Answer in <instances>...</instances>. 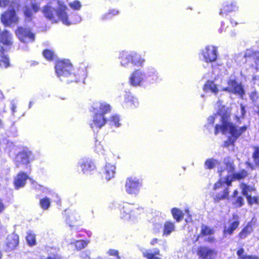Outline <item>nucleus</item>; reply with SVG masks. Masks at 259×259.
Returning a JSON list of instances; mask_svg holds the SVG:
<instances>
[{"mask_svg": "<svg viewBox=\"0 0 259 259\" xmlns=\"http://www.w3.org/2000/svg\"><path fill=\"white\" fill-rule=\"evenodd\" d=\"M230 110L225 106H222L218 112L213 115L210 116L207 118L206 126L212 124L215 121L219 120L220 123H217L215 127L214 134L217 135L221 132L223 134H230L229 137L224 142V146L229 147L233 146L234 143L237 139L244 133H245L248 126L243 125L239 126L230 122Z\"/></svg>", "mask_w": 259, "mask_h": 259, "instance_id": "f257e3e1", "label": "nucleus"}, {"mask_svg": "<svg viewBox=\"0 0 259 259\" xmlns=\"http://www.w3.org/2000/svg\"><path fill=\"white\" fill-rule=\"evenodd\" d=\"M67 8L61 2L53 0L52 2L46 6L43 12L45 16L53 22H57L60 19L64 24L70 25L71 24L80 22L81 19L80 16L76 15L75 21L71 22L68 20V16L66 13Z\"/></svg>", "mask_w": 259, "mask_h": 259, "instance_id": "f03ea898", "label": "nucleus"}, {"mask_svg": "<svg viewBox=\"0 0 259 259\" xmlns=\"http://www.w3.org/2000/svg\"><path fill=\"white\" fill-rule=\"evenodd\" d=\"M55 70L58 77L61 79L68 78L67 80L68 82L84 79L87 75L85 68L79 70L76 74L72 73V66L68 60L58 61L55 66Z\"/></svg>", "mask_w": 259, "mask_h": 259, "instance_id": "7ed1b4c3", "label": "nucleus"}, {"mask_svg": "<svg viewBox=\"0 0 259 259\" xmlns=\"http://www.w3.org/2000/svg\"><path fill=\"white\" fill-rule=\"evenodd\" d=\"M120 60V65L126 68L131 66L142 67L145 62V59L136 52H122Z\"/></svg>", "mask_w": 259, "mask_h": 259, "instance_id": "20e7f679", "label": "nucleus"}, {"mask_svg": "<svg viewBox=\"0 0 259 259\" xmlns=\"http://www.w3.org/2000/svg\"><path fill=\"white\" fill-rule=\"evenodd\" d=\"M224 163L226 164V168L223 169L220 168L219 169V172L220 175V180L216 183L214 185L213 189L216 190L221 186L226 185L229 186L231 185V180H230V177L232 174L234 170H235V166L234 164L230 162L229 159L225 158L224 159Z\"/></svg>", "mask_w": 259, "mask_h": 259, "instance_id": "39448f33", "label": "nucleus"}, {"mask_svg": "<svg viewBox=\"0 0 259 259\" xmlns=\"http://www.w3.org/2000/svg\"><path fill=\"white\" fill-rule=\"evenodd\" d=\"M143 212L142 208L135 207L130 203H125L120 210V217L125 221L135 223L140 219Z\"/></svg>", "mask_w": 259, "mask_h": 259, "instance_id": "423d86ee", "label": "nucleus"}, {"mask_svg": "<svg viewBox=\"0 0 259 259\" xmlns=\"http://www.w3.org/2000/svg\"><path fill=\"white\" fill-rule=\"evenodd\" d=\"M19 5L13 2L9 9L1 16V21L6 26L17 24L19 18L16 14V10L18 11Z\"/></svg>", "mask_w": 259, "mask_h": 259, "instance_id": "0eeeda50", "label": "nucleus"}, {"mask_svg": "<svg viewBox=\"0 0 259 259\" xmlns=\"http://www.w3.org/2000/svg\"><path fill=\"white\" fill-rule=\"evenodd\" d=\"M141 187V183L136 177H129L125 182V191L130 195H137Z\"/></svg>", "mask_w": 259, "mask_h": 259, "instance_id": "6e6552de", "label": "nucleus"}, {"mask_svg": "<svg viewBox=\"0 0 259 259\" xmlns=\"http://www.w3.org/2000/svg\"><path fill=\"white\" fill-rule=\"evenodd\" d=\"M201 56L203 57V60L206 62H214L217 58V49L214 46H207L202 50Z\"/></svg>", "mask_w": 259, "mask_h": 259, "instance_id": "1a4fd4ad", "label": "nucleus"}, {"mask_svg": "<svg viewBox=\"0 0 259 259\" xmlns=\"http://www.w3.org/2000/svg\"><path fill=\"white\" fill-rule=\"evenodd\" d=\"M146 81V73L141 70L134 71L130 77V83L133 86H139Z\"/></svg>", "mask_w": 259, "mask_h": 259, "instance_id": "9d476101", "label": "nucleus"}, {"mask_svg": "<svg viewBox=\"0 0 259 259\" xmlns=\"http://www.w3.org/2000/svg\"><path fill=\"white\" fill-rule=\"evenodd\" d=\"M228 87L223 89V91H228L237 94L241 97L244 94V91L241 83L235 79H230L228 83Z\"/></svg>", "mask_w": 259, "mask_h": 259, "instance_id": "9b49d317", "label": "nucleus"}, {"mask_svg": "<svg viewBox=\"0 0 259 259\" xmlns=\"http://www.w3.org/2000/svg\"><path fill=\"white\" fill-rule=\"evenodd\" d=\"M16 34L22 42H32L34 40V35L29 29L19 27L16 31Z\"/></svg>", "mask_w": 259, "mask_h": 259, "instance_id": "f8f14e48", "label": "nucleus"}, {"mask_svg": "<svg viewBox=\"0 0 259 259\" xmlns=\"http://www.w3.org/2000/svg\"><path fill=\"white\" fill-rule=\"evenodd\" d=\"M239 225L238 216L236 214H234L232 219L229 220L225 225L223 231L224 236L226 237L227 235L232 234L233 232L238 228Z\"/></svg>", "mask_w": 259, "mask_h": 259, "instance_id": "ddd939ff", "label": "nucleus"}, {"mask_svg": "<svg viewBox=\"0 0 259 259\" xmlns=\"http://www.w3.org/2000/svg\"><path fill=\"white\" fill-rule=\"evenodd\" d=\"M94 115L90 124L93 130L98 129L103 126L106 123L107 120L103 114L94 112Z\"/></svg>", "mask_w": 259, "mask_h": 259, "instance_id": "4468645a", "label": "nucleus"}, {"mask_svg": "<svg viewBox=\"0 0 259 259\" xmlns=\"http://www.w3.org/2000/svg\"><path fill=\"white\" fill-rule=\"evenodd\" d=\"M33 159L32 152L28 150H23L19 153L16 157V162L17 167H19L21 163L27 164L30 161Z\"/></svg>", "mask_w": 259, "mask_h": 259, "instance_id": "2eb2a0df", "label": "nucleus"}, {"mask_svg": "<svg viewBox=\"0 0 259 259\" xmlns=\"http://www.w3.org/2000/svg\"><path fill=\"white\" fill-rule=\"evenodd\" d=\"M197 254L203 259H213L217 255V252L213 249L200 246L198 248Z\"/></svg>", "mask_w": 259, "mask_h": 259, "instance_id": "dca6fc26", "label": "nucleus"}, {"mask_svg": "<svg viewBox=\"0 0 259 259\" xmlns=\"http://www.w3.org/2000/svg\"><path fill=\"white\" fill-rule=\"evenodd\" d=\"M245 57L246 58V62L249 65L256 70L259 69V57L256 54L253 53L251 50H247Z\"/></svg>", "mask_w": 259, "mask_h": 259, "instance_id": "f3484780", "label": "nucleus"}, {"mask_svg": "<svg viewBox=\"0 0 259 259\" xmlns=\"http://www.w3.org/2000/svg\"><path fill=\"white\" fill-rule=\"evenodd\" d=\"M18 243V236L15 234H10L6 239L5 248L6 251H12L17 246Z\"/></svg>", "mask_w": 259, "mask_h": 259, "instance_id": "a211bd4d", "label": "nucleus"}, {"mask_svg": "<svg viewBox=\"0 0 259 259\" xmlns=\"http://www.w3.org/2000/svg\"><path fill=\"white\" fill-rule=\"evenodd\" d=\"M78 165L81 169L83 173H88L91 170L95 168L94 163L89 159L83 158L80 159L78 162Z\"/></svg>", "mask_w": 259, "mask_h": 259, "instance_id": "6ab92c4d", "label": "nucleus"}, {"mask_svg": "<svg viewBox=\"0 0 259 259\" xmlns=\"http://www.w3.org/2000/svg\"><path fill=\"white\" fill-rule=\"evenodd\" d=\"M93 109L94 112L100 113L105 115L106 113L110 112L111 107L106 102H98L94 104Z\"/></svg>", "mask_w": 259, "mask_h": 259, "instance_id": "aec40b11", "label": "nucleus"}, {"mask_svg": "<svg viewBox=\"0 0 259 259\" xmlns=\"http://www.w3.org/2000/svg\"><path fill=\"white\" fill-rule=\"evenodd\" d=\"M237 9L236 3L234 1H227L224 3L223 8L221 9L220 14L223 15L228 12L234 11Z\"/></svg>", "mask_w": 259, "mask_h": 259, "instance_id": "412c9836", "label": "nucleus"}, {"mask_svg": "<svg viewBox=\"0 0 259 259\" xmlns=\"http://www.w3.org/2000/svg\"><path fill=\"white\" fill-rule=\"evenodd\" d=\"M28 179V176L24 172L19 173L14 179L15 187L17 189L24 186L26 181Z\"/></svg>", "mask_w": 259, "mask_h": 259, "instance_id": "4be33fe9", "label": "nucleus"}, {"mask_svg": "<svg viewBox=\"0 0 259 259\" xmlns=\"http://www.w3.org/2000/svg\"><path fill=\"white\" fill-rule=\"evenodd\" d=\"M159 76L154 68H149L146 73V81L149 83L156 82L158 80Z\"/></svg>", "mask_w": 259, "mask_h": 259, "instance_id": "5701e85b", "label": "nucleus"}, {"mask_svg": "<svg viewBox=\"0 0 259 259\" xmlns=\"http://www.w3.org/2000/svg\"><path fill=\"white\" fill-rule=\"evenodd\" d=\"M115 166L111 163H107L104 169V177L105 179L109 181L114 178L115 174Z\"/></svg>", "mask_w": 259, "mask_h": 259, "instance_id": "b1692460", "label": "nucleus"}, {"mask_svg": "<svg viewBox=\"0 0 259 259\" xmlns=\"http://www.w3.org/2000/svg\"><path fill=\"white\" fill-rule=\"evenodd\" d=\"M0 42L5 45L10 46L12 44V36L7 30L0 34Z\"/></svg>", "mask_w": 259, "mask_h": 259, "instance_id": "393cba45", "label": "nucleus"}, {"mask_svg": "<svg viewBox=\"0 0 259 259\" xmlns=\"http://www.w3.org/2000/svg\"><path fill=\"white\" fill-rule=\"evenodd\" d=\"M125 102L126 106L131 108H136L139 106L138 99L130 94L126 95Z\"/></svg>", "mask_w": 259, "mask_h": 259, "instance_id": "a878e982", "label": "nucleus"}, {"mask_svg": "<svg viewBox=\"0 0 259 259\" xmlns=\"http://www.w3.org/2000/svg\"><path fill=\"white\" fill-rule=\"evenodd\" d=\"M175 230V225L174 223L170 221H167L163 225V236H168Z\"/></svg>", "mask_w": 259, "mask_h": 259, "instance_id": "bb28decb", "label": "nucleus"}, {"mask_svg": "<svg viewBox=\"0 0 259 259\" xmlns=\"http://www.w3.org/2000/svg\"><path fill=\"white\" fill-rule=\"evenodd\" d=\"M143 254L148 259H161L156 256V255L160 254V251L158 248L154 249L153 251L150 250H146L143 252Z\"/></svg>", "mask_w": 259, "mask_h": 259, "instance_id": "cd10ccee", "label": "nucleus"}, {"mask_svg": "<svg viewBox=\"0 0 259 259\" xmlns=\"http://www.w3.org/2000/svg\"><path fill=\"white\" fill-rule=\"evenodd\" d=\"M203 90L206 92L210 91L215 94H217L219 91L216 84H214L213 81L211 80H207L206 83L204 85Z\"/></svg>", "mask_w": 259, "mask_h": 259, "instance_id": "c85d7f7f", "label": "nucleus"}, {"mask_svg": "<svg viewBox=\"0 0 259 259\" xmlns=\"http://www.w3.org/2000/svg\"><path fill=\"white\" fill-rule=\"evenodd\" d=\"M3 49L0 50V66L6 68L10 66L9 58L5 55Z\"/></svg>", "mask_w": 259, "mask_h": 259, "instance_id": "c756f323", "label": "nucleus"}, {"mask_svg": "<svg viewBox=\"0 0 259 259\" xmlns=\"http://www.w3.org/2000/svg\"><path fill=\"white\" fill-rule=\"evenodd\" d=\"M67 242L70 244H74L77 250H81L85 247L88 245V242L82 240H75V239H71L70 240H68Z\"/></svg>", "mask_w": 259, "mask_h": 259, "instance_id": "7c9ffc66", "label": "nucleus"}, {"mask_svg": "<svg viewBox=\"0 0 259 259\" xmlns=\"http://www.w3.org/2000/svg\"><path fill=\"white\" fill-rule=\"evenodd\" d=\"M233 171H234V170ZM247 175V171L245 170H242L235 173H234V171H233L232 174L231 175V177H230V180H231V182L233 180H241L246 177Z\"/></svg>", "mask_w": 259, "mask_h": 259, "instance_id": "2f4dec72", "label": "nucleus"}, {"mask_svg": "<svg viewBox=\"0 0 259 259\" xmlns=\"http://www.w3.org/2000/svg\"><path fill=\"white\" fill-rule=\"evenodd\" d=\"M240 187L242 194L246 197H248L249 195H251V193L255 190L253 187L247 186L245 184H241Z\"/></svg>", "mask_w": 259, "mask_h": 259, "instance_id": "473e14b6", "label": "nucleus"}, {"mask_svg": "<svg viewBox=\"0 0 259 259\" xmlns=\"http://www.w3.org/2000/svg\"><path fill=\"white\" fill-rule=\"evenodd\" d=\"M80 218L79 214L76 211H73L69 213L67 219L68 223H73L78 221Z\"/></svg>", "mask_w": 259, "mask_h": 259, "instance_id": "72a5a7b5", "label": "nucleus"}, {"mask_svg": "<svg viewBox=\"0 0 259 259\" xmlns=\"http://www.w3.org/2000/svg\"><path fill=\"white\" fill-rule=\"evenodd\" d=\"M26 239L27 242L29 246H33L36 244L35 235L31 231H28L27 232Z\"/></svg>", "mask_w": 259, "mask_h": 259, "instance_id": "f704fd0d", "label": "nucleus"}, {"mask_svg": "<svg viewBox=\"0 0 259 259\" xmlns=\"http://www.w3.org/2000/svg\"><path fill=\"white\" fill-rule=\"evenodd\" d=\"M171 213L174 218L177 221L180 222L183 218V213L179 209L174 208L171 209Z\"/></svg>", "mask_w": 259, "mask_h": 259, "instance_id": "c9c22d12", "label": "nucleus"}, {"mask_svg": "<svg viewBox=\"0 0 259 259\" xmlns=\"http://www.w3.org/2000/svg\"><path fill=\"white\" fill-rule=\"evenodd\" d=\"M237 254L239 259H259L257 256L247 255L243 248L239 249L237 252Z\"/></svg>", "mask_w": 259, "mask_h": 259, "instance_id": "e433bc0d", "label": "nucleus"}, {"mask_svg": "<svg viewBox=\"0 0 259 259\" xmlns=\"http://www.w3.org/2000/svg\"><path fill=\"white\" fill-rule=\"evenodd\" d=\"M219 164L220 162L214 159H208L205 162V167L208 169H211Z\"/></svg>", "mask_w": 259, "mask_h": 259, "instance_id": "4c0bfd02", "label": "nucleus"}, {"mask_svg": "<svg viewBox=\"0 0 259 259\" xmlns=\"http://www.w3.org/2000/svg\"><path fill=\"white\" fill-rule=\"evenodd\" d=\"M252 231L251 226H247L239 234V237L241 239H244Z\"/></svg>", "mask_w": 259, "mask_h": 259, "instance_id": "58836bf2", "label": "nucleus"}, {"mask_svg": "<svg viewBox=\"0 0 259 259\" xmlns=\"http://www.w3.org/2000/svg\"><path fill=\"white\" fill-rule=\"evenodd\" d=\"M111 125H114L116 127H118L120 125L119 117L117 115H112L109 120Z\"/></svg>", "mask_w": 259, "mask_h": 259, "instance_id": "ea45409f", "label": "nucleus"}, {"mask_svg": "<svg viewBox=\"0 0 259 259\" xmlns=\"http://www.w3.org/2000/svg\"><path fill=\"white\" fill-rule=\"evenodd\" d=\"M40 207L44 210L48 209L50 206L51 201L49 198L45 197L40 200Z\"/></svg>", "mask_w": 259, "mask_h": 259, "instance_id": "a19ab883", "label": "nucleus"}, {"mask_svg": "<svg viewBox=\"0 0 259 259\" xmlns=\"http://www.w3.org/2000/svg\"><path fill=\"white\" fill-rule=\"evenodd\" d=\"M118 14V11L116 10H110L109 12L106 13L105 14H104L102 17L101 19L103 20H105L107 19H109L112 18L113 16L117 15Z\"/></svg>", "mask_w": 259, "mask_h": 259, "instance_id": "79ce46f5", "label": "nucleus"}, {"mask_svg": "<svg viewBox=\"0 0 259 259\" xmlns=\"http://www.w3.org/2000/svg\"><path fill=\"white\" fill-rule=\"evenodd\" d=\"M249 98L254 105H256L259 100V95L257 92L253 91L249 94Z\"/></svg>", "mask_w": 259, "mask_h": 259, "instance_id": "37998d69", "label": "nucleus"}, {"mask_svg": "<svg viewBox=\"0 0 259 259\" xmlns=\"http://www.w3.org/2000/svg\"><path fill=\"white\" fill-rule=\"evenodd\" d=\"M214 233V230L205 225H202L201 227V233L203 235H210Z\"/></svg>", "mask_w": 259, "mask_h": 259, "instance_id": "c03bdc74", "label": "nucleus"}, {"mask_svg": "<svg viewBox=\"0 0 259 259\" xmlns=\"http://www.w3.org/2000/svg\"><path fill=\"white\" fill-rule=\"evenodd\" d=\"M44 56L48 60H51L54 59L55 54L53 52L49 50H46L43 52Z\"/></svg>", "mask_w": 259, "mask_h": 259, "instance_id": "a18cd8bd", "label": "nucleus"}, {"mask_svg": "<svg viewBox=\"0 0 259 259\" xmlns=\"http://www.w3.org/2000/svg\"><path fill=\"white\" fill-rule=\"evenodd\" d=\"M246 110L245 107L242 104L240 105V108L239 112H238V115L236 116L237 120L239 121V118L240 117H244L245 114H246Z\"/></svg>", "mask_w": 259, "mask_h": 259, "instance_id": "49530a36", "label": "nucleus"}, {"mask_svg": "<svg viewBox=\"0 0 259 259\" xmlns=\"http://www.w3.org/2000/svg\"><path fill=\"white\" fill-rule=\"evenodd\" d=\"M254 161L256 165H259V148H256L253 154Z\"/></svg>", "mask_w": 259, "mask_h": 259, "instance_id": "de8ad7c7", "label": "nucleus"}, {"mask_svg": "<svg viewBox=\"0 0 259 259\" xmlns=\"http://www.w3.org/2000/svg\"><path fill=\"white\" fill-rule=\"evenodd\" d=\"M69 6L74 10H78L81 8V4L79 1H75L69 3Z\"/></svg>", "mask_w": 259, "mask_h": 259, "instance_id": "09e8293b", "label": "nucleus"}, {"mask_svg": "<svg viewBox=\"0 0 259 259\" xmlns=\"http://www.w3.org/2000/svg\"><path fill=\"white\" fill-rule=\"evenodd\" d=\"M248 203L249 204L251 205L253 203L257 204L258 203V199L257 197H251V195L248 196V197H246Z\"/></svg>", "mask_w": 259, "mask_h": 259, "instance_id": "8fccbe9b", "label": "nucleus"}, {"mask_svg": "<svg viewBox=\"0 0 259 259\" xmlns=\"http://www.w3.org/2000/svg\"><path fill=\"white\" fill-rule=\"evenodd\" d=\"M24 14L26 17L30 18L32 15L33 12L29 8L26 7L24 10Z\"/></svg>", "mask_w": 259, "mask_h": 259, "instance_id": "3c124183", "label": "nucleus"}, {"mask_svg": "<svg viewBox=\"0 0 259 259\" xmlns=\"http://www.w3.org/2000/svg\"><path fill=\"white\" fill-rule=\"evenodd\" d=\"M244 203V200L243 198L241 197H239L236 201L234 203V204L237 207H241L243 205Z\"/></svg>", "mask_w": 259, "mask_h": 259, "instance_id": "603ef678", "label": "nucleus"}, {"mask_svg": "<svg viewBox=\"0 0 259 259\" xmlns=\"http://www.w3.org/2000/svg\"><path fill=\"white\" fill-rule=\"evenodd\" d=\"M107 253L111 256H116L117 259H119L118 251L117 250L110 249L107 251Z\"/></svg>", "mask_w": 259, "mask_h": 259, "instance_id": "864d4df0", "label": "nucleus"}, {"mask_svg": "<svg viewBox=\"0 0 259 259\" xmlns=\"http://www.w3.org/2000/svg\"><path fill=\"white\" fill-rule=\"evenodd\" d=\"M228 195H229V191L228 190V189H226L224 191L223 194H221V195L219 194L218 195V198L219 199H225V198H227Z\"/></svg>", "mask_w": 259, "mask_h": 259, "instance_id": "5fc2aeb1", "label": "nucleus"}, {"mask_svg": "<svg viewBox=\"0 0 259 259\" xmlns=\"http://www.w3.org/2000/svg\"><path fill=\"white\" fill-rule=\"evenodd\" d=\"M9 3V0H0V7H6Z\"/></svg>", "mask_w": 259, "mask_h": 259, "instance_id": "6e6d98bb", "label": "nucleus"}, {"mask_svg": "<svg viewBox=\"0 0 259 259\" xmlns=\"http://www.w3.org/2000/svg\"><path fill=\"white\" fill-rule=\"evenodd\" d=\"M31 7L32 8L33 11L34 12H37L39 8V6L37 4L32 3Z\"/></svg>", "mask_w": 259, "mask_h": 259, "instance_id": "4d7b16f0", "label": "nucleus"}, {"mask_svg": "<svg viewBox=\"0 0 259 259\" xmlns=\"http://www.w3.org/2000/svg\"><path fill=\"white\" fill-rule=\"evenodd\" d=\"M47 259H65L63 257H62L60 255H59L58 254L55 255L54 256H49Z\"/></svg>", "mask_w": 259, "mask_h": 259, "instance_id": "13d9d810", "label": "nucleus"}, {"mask_svg": "<svg viewBox=\"0 0 259 259\" xmlns=\"http://www.w3.org/2000/svg\"><path fill=\"white\" fill-rule=\"evenodd\" d=\"M11 110L13 112V113H14L16 112V105L15 104V103L14 102V101H13L12 102V107H11Z\"/></svg>", "mask_w": 259, "mask_h": 259, "instance_id": "bf43d9fd", "label": "nucleus"}, {"mask_svg": "<svg viewBox=\"0 0 259 259\" xmlns=\"http://www.w3.org/2000/svg\"><path fill=\"white\" fill-rule=\"evenodd\" d=\"M158 242V239L157 238H153L150 241V244L152 245L157 243Z\"/></svg>", "mask_w": 259, "mask_h": 259, "instance_id": "052dcab7", "label": "nucleus"}, {"mask_svg": "<svg viewBox=\"0 0 259 259\" xmlns=\"http://www.w3.org/2000/svg\"><path fill=\"white\" fill-rule=\"evenodd\" d=\"M4 205L1 200H0V212H2L3 210L4 209Z\"/></svg>", "mask_w": 259, "mask_h": 259, "instance_id": "680f3d73", "label": "nucleus"}, {"mask_svg": "<svg viewBox=\"0 0 259 259\" xmlns=\"http://www.w3.org/2000/svg\"><path fill=\"white\" fill-rule=\"evenodd\" d=\"M214 240V239L213 237H209L207 238V241L209 242H212Z\"/></svg>", "mask_w": 259, "mask_h": 259, "instance_id": "e2e57ef3", "label": "nucleus"}, {"mask_svg": "<svg viewBox=\"0 0 259 259\" xmlns=\"http://www.w3.org/2000/svg\"><path fill=\"white\" fill-rule=\"evenodd\" d=\"M238 193V191L237 190H235L234 192V193H233V196L235 197L237 195Z\"/></svg>", "mask_w": 259, "mask_h": 259, "instance_id": "0e129e2a", "label": "nucleus"}, {"mask_svg": "<svg viewBox=\"0 0 259 259\" xmlns=\"http://www.w3.org/2000/svg\"><path fill=\"white\" fill-rule=\"evenodd\" d=\"M253 79L254 81H255V80H257V79H258V80H259V76H254V77H253ZM254 83H256V81H255V82H254Z\"/></svg>", "mask_w": 259, "mask_h": 259, "instance_id": "69168bd1", "label": "nucleus"}, {"mask_svg": "<svg viewBox=\"0 0 259 259\" xmlns=\"http://www.w3.org/2000/svg\"><path fill=\"white\" fill-rule=\"evenodd\" d=\"M231 23L233 25H236L237 24L236 22H234L233 20L231 21Z\"/></svg>", "mask_w": 259, "mask_h": 259, "instance_id": "338daca9", "label": "nucleus"}, {"mask_svg": "<svg viewBox=\"0 0 259 259\" xmlns=\"http://www.w3.org/2000/svg\"><path fill=\"white\" fill-rule=\"evenodd\" d=\"M3 98V95L2 94V92L0 91V99H2Z\"/></svg>", "mask_w": 259, "mask_h": 259, "instance_id": "774afa93", "label": "nucleus"}]
</instances>
